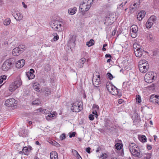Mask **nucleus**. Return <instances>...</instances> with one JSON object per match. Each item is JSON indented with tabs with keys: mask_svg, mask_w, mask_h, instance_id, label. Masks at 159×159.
<instances>
[{
	"mask_svg": "<svg viewBox=\"0 0 159 159\" xmlns=\"http://www.w3.org/2000/svg\"><path fill=\"white\" fill-rule=\"evenodd\" d=\"M45 89V91H46L45 93L47 95L50 94L51 93V91L50 89L47 87H46Z\"/></svg>",
	"mask_w": 159,
	"mask_h": 159,
	"instance_id": "a19ab883",
	"label": "nucleus"
},
{
	"mask_svg": "<svg viewBox=\"0 0 159 159\" xmlns=\"http://www.w3.org/2000/svg\"><path fill=\"white\" fill-rule=\"evenodd\" d=\"M31 148H32L31 147H24L22 149L23 153L25 155H28L30 153V152L31 150Z\"/></svg>",
	"mask_w": 159,
	"mask_h": 159,
	"instance_id": "ddd939ff",
	"label": "nucleus"
},
{
	"mask_svg": "<svg viewBox=\"0 0 159 159\" xmlns=\"http://www.w3.org/2000/svg\"><path fill=\"white\" fill-rule=\"evenodd\" d=\"M107 88V90L110 92L111 90H112V89H113V88H114V86L111 84H107L106 86Z\"/></svg>",
	"mask_w": 159,
	"mask_h": 159,
	"instance_id": "a878e982",
	"label": "nucleus"
},
{
	"mask_svg": "<svg viewBox=\"0 0 159 159\" xmlns=\"http://www.w3.org/2000/svg\"><path fill=\"white\" fill-rule=\"evenodd\" d=\"M72 152L73 154L75 156H77L78 155L79 153L77 151L73 149L72 150Z\"/></svg>",
	"mask_w": 159,
	"mask_h": 159,
	"instance_id": "a18cd8bd",
	"label": "nucleus"
},
{
	"mask_svg": "<svg viewBox=\"0 0 159 159\" xmlns=\"http://www.w3.org/2000/svg\"><path fill=\"white\" fill-rule=\"evenodd\" d=\"M34 72V70L31 69L29 71L26 73V75L29 80L33 79L34 78L35 76L33 74Z\"/></svg>",
	"mask_w": 159,
	"mask_h": 159,
	"instance_id": "9d476101",
	"label": "nucleus"
},
{
	"mask_svg": "<svg viewBox=\"0 0 159 159\" xmlns=\"http://www.w3.org/2000/svg\"><path fill=\"white\" fill-rule=\"evenodd\" d=\"M147 148L148 150H150L152 148V146L151 145L148 144L147 146Z\"/></svg>",
	"mask_w": 159,
	"mask_h": 159,
	"instance_id": "13d9d810",
	"label": "nucleus"
},
{
	"mask_svg": "<svg viewBox=\"0 0 159 159\" xmlns=\"http://www.w3.org/2000/svg\"><path fill=\"white\" fill-rule=\"evenodd\" d=\"M129 149L134 156L133 159H139V147L134 143H131L129 145Z\"/></svg>",
	"mask_w": 159,
	"mask_h": 159,
	"instance_id": "f257e3e1",
	"label": "nucleus"
},
{
	"mask_svg": "<svg viewBox=\"0 0 159 159\" xmlns=\"http://www.w3.org/2000/svg\"><path fill=\"white\" fill-rule=\"evenodd\" d=\"M147 140V138L145 135H142L141 138H140V141L143 143L146 142Z\"/></svg>",
	"mask_w": 159,
	"mask_h": 159,
	"instance_id": "7c9ffc66",
	"label": "nucleus"
},
{
	"mask_svg": "<svg viewBox=\"0 0 159 159\" xmlns=\"http://www.w3.org/2000/svg\"><path fill=\"white\" fill-rule=\"evenodd\" d=\"M148 20L151 22L152 23L153 25L156 22L157 20V18L155 16L153 15Z\"/></svg>",
	"mask_w": 159,
	"mask_h": 159,
	"instance_id": "412c9836",
	"label": "nucleus"
},
{
	"mask_svg": "<svg viewBox=\"0 0 159 159\" xmlns=\"http://www.w3.org/2000/svg\"><path fill=\"white\" fill-rule=\"evenodd\" d=\"M12 65V63L10 59L6 60L2 66V70L4 71H8L11 68Z\"/></svg>",
	"mask_w": 159,
	"mask_h": 159,
	"instance_id": "423d86ee",
	"label": "nucleus"
},
{
	"mask_svg": "<svg viewBox=\"0 0 159 159\" xmlns=\"http://www.w3.org/2000/svg\"><path fill=\"white\" fill-rule=\"evenodd\" d=\"M22 4L23 5V7L25 8H26L27 7V6L25 4L24 2H22Z\"/></svg>",
	"mask_w": 159,
	"mask_h": 159,
	"instance_id": "69168bd1",
	"label": "nucleus"
},
{
	"mask_svg": "<svg viewBox=\"0 0 159 159\" xmlns=\"http://www.w3.org/2000/svg\"><path fill=\"white\" fill-rule=\"evenodd\" d=\"M53 35L54 36L53 38V40L55 41L59 39V36L56 33H54L53 34Z\"/></svg>",
	"mask_w": 159,
	"mask_h": 159,
	"instance_id": "4c0bfd02",
	"label": "nucleus"
},
{
	"mask_svg": "<svg viewBox=\"0 0 159 159\" xmlns=\"http://www.w3.org/2000/svg\"><path fill=\"white\" fill-rule=\"evenodd\" d=\"M153 137H154V140L155 141H156V139L157 138V136H156L155 135H154L153 136Z\"/></svg>",
	"mask_w": 159,
	"mask_h": 159,
	"instance_id": "774afa93",
	"label": "nucleus"
},
{
	"mask_svg": "<svg viewBox=\"0 0 159 159\" xmlns=\"http://www.w3.org/2000/svg\"><path fill=\"white\" fill-rule=\"evenodd\" d=\"M17 102L14 99L10 98L5 101V104L8 107L14 106H16Z\"/></svg>",
	"mask_w": 159,
	"mask_h": 159,
	"instance_id": "6e6552de",
	"label": "nucleus"
},
{
	"mask_svg": "<svg viewBox=\"0 0 159 159\" xmlns=\"http://www.w3.org/2000/svg\"><path fill=\"white\" fill-rule=\"evenodd\" d=\"M157 97V95H155L154 94L152 95L150 97L149 100L150 101L154 103L155 102Z\"/></svg>",
	"mask_w": 159,
	"mask_h": 159,
	"instance_id": "5701e85b",
	"label": "nucleus"
},
{
	"mask_svg": "<svg viewBox=\"0 0 159 159\" xmlns=\"http://www.w3.org/2000/svg\"><path fill=\"white\" fill-rule=\"evenodd\" d=\"M93 115L92 114H90L89 115V118L90 120H94V118L93 117Z\"/></svg>",
	"mask_w": 159,
	"mask_h": 159,
	"instance_id": "864d4df0",
	"label": "nucleus"
},
{
	"mask_svg": "<svg viewBox=\"0 0 159 159\" xmlns=\"http://www.w3.org/2000/svg\"><path fill=\"white\" fill-rule=\"evenodd\" d=\"M77 157L79 159H82V157L79 154L77 156Z\"/></svg>",
	"mask_w": 159,
	"mask_h": 159,
	"instance_id": "338daca9",
	"label": "nucleus"
},
{
	"mask_svg": "<svg viewBox=\"0 0 159 159\" xmlns=\"http://www.w3.org/2000/svg\"><path fill=\"white\" fill-rule=\"evenodd\" d=\"M153 25V24L149 20H148L146 24V27L148 28H150Z\"/></svg>",
	"mask_w": 159,
	"mask_h": 159,
	"instance_id": "473e14b6",
	"label": "nucleus"
},
{
	"mask_svg": "<svg viewBox=\"0 0 159 159\" xmlns=\"http://www.w3.org/2000/svg\"><path fill=\"white\" fill-rule=\"evenodd\" d=\"M39 85L37 82L34 83L33 85V88L37 92H39Z\"/></svg>",
	"mask_w": 159,
	"mask_h": 159,
	"instance_id": "aec40b11",
	"label": "nucleus"
},
{
	"mask_svg": "<svg viewBox=\"0 0 159 159\" xmlns=\"http://www.w3.org/2000/svg\"><path fill=\"white\" fill-rule=\"evenodd\" d=\"M100 81V76L98 75V78L97 79H95L94 77H93V85L95 87H98V85L99 84V82Z\"/></svg>",
	"mask_w": 159,
	"mask_h": 159,
	"instance_id": "f8f14e48",
	"label": "nucleus"
},
{
	"mask_svg": "<svg viewBox=\"0 0 159 159\" xmlns=\"http://www.w3.org/2000/svg\"><path fill=\"white\" fill-rule=\"evenodd\" d=\"M20 54H21V53L18 47L15 48L13 50L12 54L13 56H18Z\"/></svg>",
	"mask_w": 159,
	"mask_h": 159,
	"instance_id": "2eb2a0df",
	"label": "nucleus"
},
{
	"mask_svg": "<svg viewBox=\"0 0 159 159\" xmlns=\"http://www.w3.org/2000/svg\"><path fill=\"white\" fill-rule=\"evenodd\" d=\"M71 109L74 112H79L82 110L83 106L77 102H75L73 104Z\"/></svg>",
	"mask_w": 159,
	"mask_h": 159,
	"instance_id": "0eeeda50",
	"label": "nucleus"
},
{
	"mask_svg": "<svg viewBox=\"0 0 159 159\" xmlns=\"http://www.w3.org/2000/svg\"><path fill=\"white\" fill-rule=\"evenodd\" d=\"M107 75L108 77V78L110 80H111L113 78L112 74L110 73H108L107 74Z\"/></svg>",
	"mask_w": 159,
	"mask_h": 159,
	"instance_id": "79ce46f5",
	"label": "nucleus"
},
{
	"mask_svg": "<svg viewBox=\"0 0 159 159\" xmlns=\"http://www.w3.org/2000/svg\"><path fill=\"white\" fill-rule=\"evenodd\" d=\"M91 148L89 147L87 148L86 149V151L88 153H90Z\"/></svg>",
	"mask_w": 159,
	"mask_h": 159,
	"instance_id": "bf43d9fd",
	"label": "nucleus"
},
{
	"mask_svg": "<svg viewBox=\"0 0 159 159\" xmlns=\"http://www.w3.org/2000/svg\"><path fill=\"white\" fill-rule=\"evenodd\" d=\"M127 0H125V1L124 3L122 2L120 5V6H121V7H123L125 5V4L127 3Z\"/></svg>",
	"mask_w": 159,
	"mask_h": 159,
	"instance_id": "6e6d98bb",
	"label": "nucleus"
},
{
	"mask_svg": "<svg viewBox=\"0 0 159 159\" xmlns=\"http://www.w3.org/2000/svg\"><path fill=\"white\" fill-rule=\"evenodd\" d=\"M16 15L17 16V18L16 19L17 20H20L22 19L23 16L21 13H16Z\"/></svg>",
	"mask_w": 159,
	"mask_h": 159,
	"instance_id": "72a5a7b5",
	"label": "nucleus"
},
{
	"mask_svg": "<svg viewBox=\"0 0 159 159\" xmlns=\"http://www.w3.org/2000/svg\"><path fill=\"white\" fill-rule=\"evenodd\" d=\"M148 66L147 65L140 66V71L143 73H145L148 70Z\"/></svg>",
	"mask_w": 159,
	"mask_h": 159,
	"instance_id": "4468645a",
	"label": "nucleus"
},
{
	"mask_svg": "<svg viewBox=\"0 0 159 159\" xmlns=\"http://www.w3.org/2000/svg\"><path fill=\"white\" fill-rule=\"evenodd\" d=\"M75 132H73L72 133H70L69 137L70 138H72L75 136Z\"/></svg>",
	"mask_w": 159,
	"mask_h": 159,
	"instance_id": "8fccbe9b",
	"label": "nucleus"
},
{
	"mask_svg": "<svg viewBox=\"0 0 159 159\" xmlns=\"http://www.w3.org/2000/svg\"><path fill=\"white\" fill-rule=\"evenodd\" d=\"M132 32L133 33H136L138 31V28L137 26L135 25H132L131 27Z\"/></svg>",
	"mask_w": 159,
	"mask_h": 159,
	"instance_id": "4be33fe9",
	"label": "nucleus"
},
{
	"mask_svg": "<svg viewBox=\"0 0 159 159\" xmlns=\"http://www.w3.org/2000/svg\"><path fill=\"white\" fill-rule=\"evenodd\" d=\"M151 153H148L144 156V159H150L151 158Z\"/></svg>",
	"mask_w": 159,
	"mask_h": 159,
	"instance_id": "ea45409f",
	"label": "nucleus"
},
{
	"mask_svg": "<svg viewBox=\"0 0 159 159\" xmlns=\"http://www.w3.org/2000/svg\"><path fill=\"white\" fill-rule=\"evenodd\" d=\"M25 62V61L24 59H21L18 61L16 63V67L17 68H21L24 66Z\"/></svg>",
	"mask_w": 159,
	"mask_h": 159,
	"instance_id": "9b49d317",
	"label": "nucleus"
},
{
	"mask_svg": "<svg viewBox=\"0 0 159 159\" xmlns=\"http://www.w3.org/2000/svg\"><path fill=\"white\" fill-rule=\"evenodd\" d=\"M147 62H148L146 60H142L140 61V66H141L144 65H147V64H148V63Z\"/></svg>",
	"mask_w": 159,
	"mask_h": 159,
	"instance_id": "c9c22d12",
	"label": "nucleus"
},
{
	"mask_svg": "<svg viewBox=\"0 0 159 159\" xmlns=\"http://www.w3.org/2000/svg\"><path fill=\"white\" fill-rule=\"evenodd\" d=\"M99 107L97 105L94 104L93 106V109L95 111H97L99 109Z\"/></svg>",
	"mask_w": 159,
	"mask_h": 159,
	"instance_id": "e433bc0d",
	"label": "nucleus"
},
{
	"mask_svg": "<svg viewBox=\"0 0 159 159\" xmlns=\"http://www.w3.org/2000/svg\"><path fill=\"white\" fill-rule=\"evenodd\" d=\"M55 112H53L52 113V114H51V113H50V114H48V116L49 117H51L52 118L53 117L55 116Z\"/></svg>",
	"mask_w": 159,
	"mask_h": 159,
	"instance_id": "3c124183",
	"label": "nucleus"
},
{
	"mask_svg": "<svg viewBox=\"0 0 159 159\" xmlns=\"http://www.w3.org/2000/svg\"><path fill=\"white\" fill-rule=\"evenodd\" d=\"M155 103H156L157 104L159 105V96H157V97L156 98V99Z\"/></svg>",
	"mask_w": 159,
	"mask_h": 159,
	"instance_id": "603ef678",
	"label": "nucleus"
},
{
	"mask_svg": "<svg viewBox=\"0 0 159 159\" xmlns=\"http://www.w3.org/2000/svg\"><path fill=\"white\" fill-rule=\"evenodd\" d=\"M77 11V8L76 7H74L73 8H70L68 10V13L71 15L74 14Z\"/></svg>",
	"mask_w": 159,
	"mask_h": 159,
	"instance_id": "a211bd4d",
	"label": "nucleus"
},
{
	"mask_svg": "<svg viewBox=\"0 0 159 159\" xmlns=\"http://www.w3.org/2000/svg\"><path fill=\"white\" fill-rule=\"evenodd\" d=\"M18 48H19L21 53L25 49V45H20Z\"/></svg>",
	"mask_w": 159,
	"mask_h": 159,
	"instance_id": "c756f323",
	"label": "nucleus"
},
{
	"mask_svg": "<svg viewBox=\"0 0 159 159\" xmlns=\"http://www.w3.org/2000/svg\"><path fill=\"white\" fill-rule=\"evenodd\" d=\"M45 70L48 71L50 70V66L48 65H46L45 67Z\"/></svg>",
	"mask_w": 159,
	"mask_h": 159,
	"instance_id": "37998d69",
	"label": "nucleus"
},
{
	"mask_svg": "<svg viewBox=\"0 0 159 159\" xmlns=\"http://www.w3.org/2000/svg\"><path fill=\"white\" fill-rule=\"evenodd\" d=\"M146 14V12L144 11H140V18H141L142 20L145 16Z\"/></svg>",
	"mask_w": 159,
	"mask_h": 159,
	"instance_id": "2f4dec72",
	"label": "nucleus"
},
{
	"mask_svg": "<svg viewBox=\"0 0 159 159\" xmlns=\"http://www.w3.org/2000/svg\"><path fill=\"white\" fill-rule=\"evenodd\" d=\"M51 159H58L57 153L55 151H52L50 153Z\"/></svg>",
	"mask_w": 159,
	"mask_h": 159,
	"instance_id": "f3484780",
	"label": "nucleus"
},
{
	"mask_svg": "<svg viewBox=\"0 0 159 159\" xmlns=\"http://www.w3.org/2000/svg\"><path fill=\"white\" fill-rule=\"evenodd\" d=\"M76 39L75 37L72 36L68 41V45L70 48H74L75 46V41Z\"/></svg>",
	"mask_w": 159,
	"mask_h": 159,
	"instance_id": "1a4fd4ad",
	"label": "nucleus"
},
{
	"mask_svg": "<svg viewBox=\"0 0 159 159\" xmlns=\"http://www.w3.org/2000/svg\"><path fill=\"white\" fill-rule=\"evenodd\" d=\"M123 101V100L122 99H119L118 101V102L119 104L121 103Z\"/></svg>",
	"mask_w": 159,
	"mask_h": 159,
	"instance_id": "e2e57ef3",
	"label": "nucleus"
},
{
	"mask_svg": "<svg viewBox=\"0 0 159 159\" xmlns=\"http://www.w3.org/2000/svg\"><path fill=\"white\" fill-rule=\"evenodd\" d=\"M147 37L148 39L151 42H152L154 40L153 34L151 33H148L147 34Z\"/></svg>",
	"mask_w": 159,
	"mask_h": 159,
	"instance_id": "393cba45",
	"label": "nucleus"
},
{
	"mask_svg": "<svg viewBox=\"0 0 159 159\" xmlns=\"http://www.w3.org/2000/svg\"><path fill=\"white\" fill-rule=\"evenodd\" d=\"M131 36L133 38H135L136 36V33H131Z\"/></svg>",
	"mask_w": 159,
	"mask_h": 159,
	"instance_id": "4d7b16f0",
	"label": "nucleus"
},
{
	"mask_svg": "<svg viewBox=\"0 0 159 159\" xmlns=\"http://www.w3.org/2000/svg\"><path fill=\"white\" fill-rule=\"evenodd\" d=\"M32 105H39L40 103V101L38 99H36L32 102Z\"/></svg>",
	"mask_w": 159,
	"mask_h": 159,
	"instance_id": "58836bf2",
	"label": "nucleus"
},
{
	"mask_svg": "<svg viewBox=\"0 0 159 159\" xmlns=\"http://www.w3.org/2000/svg\"><path fill=\"white\" fill-rule=\"evenodd\" d=\"M11 22V20L10 18H7L3 22V24L6 25H9Z\"/></svg>",
	"mask_w": 159,
	"mask_h": 159,
	"instance_id": "cd10ccee",
	"label": "nucleus"
},
{
	"mask_svg": "<svg viewBox=\"0 0 159 159\" xmlns=\"http://www.w3.org/2000/svg\"><path fill=\"white\" fill-rule=\"evenodd\" d=\"M22 84L21 80L20 78H18L10 85L9 90L11 92L13 91L21 85Z\"/></svg>",
	"mask_w": 159,
	"mask_h": 159,
	"instance_id": "7ed1b4c3",
	"label": "nucleus"
},
{
	"mask_svg": "<svg viewBox=\"0 0 159 159\" xmlns=\"http://www.w3.org/2000/svg\"><path fill=\"white\" fill-rule=\"evenodd\" d=\"M86 60L85 58L83 57L80 59L79 61L78 66L79 67H83L84 63L85 62Z\"/></svg>",
	"mask_w": 159,
	"mask_h": 159,
	"instance_id": "dca6fc26",
	"label": "nucleus"
},
{
	"mask_svg": "<svg viewBox=\"0 0 159 159\" xmlns=\"http://www.w3.org/2000/svg\"><path fill=\"white\" fill-rule=\"evenodd\" d=\"M157 75L156 73L153 71H150L145 75L144 80L148 83H151L157 78Z\"/></svg>",
	"mask_w": 159,
	"mask_h": 159,
	"instance_id": "f03ea898",
	"label": "nucleus"
},
{
	"mask_svg": "<svg viewBox=\"0 0 159 159\" xmlns=\"http://www.w3.org/2000/svg\"><path fill=\"white\" fill-rule=\"evenodd\" d=\"M113 89H112V90H111L110 93L113 95H118V89L115 86L114 88H113Z\"/></svg>",
	"mask_w": 159,
	"mask_h": 159,
	"instance_id": "6ab92c4d",
	"label": "nucleus"
},
{
	"mask_svg": "<svg viewBox=\"0 0 159 159\" xmlns=\"http://www.w3.org/2000/svg\"><path fill=\"white\" fill-rule=\"evenodd\" d=\"M115 148L118 150H120L123 147L122 144L120 143H117L115 145Z\"/></svg>",
	"mask_w": 159,
	"mask_h": 159,
	"instance_id": "bb28decb",
	"label": "nucleus"
},
{
	"mask_svg": "<svg viewBox=\"0 0 159 159\" xmlns=\"http://www.w3.org/2000/svg\"><path fill=\"white\" fill-rule=\"evenodd\" d=\"M139 50H137L136 49H135L134 50V52L135 55V56L137 57H139Z\"/></svg>",
	"mask_w": 159,
	"mask_h": 159,
	"instance_id": "c03bdc74",
	"label": "nucleus"
},
{
	"mask_svg": "<svg viewBox=\"0 0 159 159\" xmlns=\"http://www.w3.org/2000/svg\"><path fill=\"white\" fill-rule=\"evenodd\" d=\"M66 138V135L64 134H62L60 136V139L61 140H63L65 139Z\"/></svg>",
	"mask_w": 159,
	"mask_h": 159,
	"instance_id": "de8ad7c7",
	"label": "nucleus"
},
{
	"mask_svg": "<svg viewBox=\"0 0 159 159\" xmlns=\"http://www.w3.org/2000/svg\"><path fill=\"white\" fill-rule=\"evenodd\" d=\"M116 30H114L113 31H112L111 34V35L112 36H114L116 33Z\"/></svg>",
	"mask_w": 159,
	"mask_h": 159,
	"instance_id": "052dcab7",
	"label": "nucleus"
},
{
	"mask_svg": "<svg viewBox=\"0 0 159 159\" xmlns=\"http://www.w3.org/2000/svg\"><path fill=\"white\" fill-rule=\"evenodd\" d=\"M92 2H83L80 4V10H81L82 12H85L88 11L91 7L90 4Z\"/></svg>",
	"mask_w": 159,
	"mask_h": 159,
	"instance_id": "39448f33",
	"label": "nucleus"
},
{
	"mask_svg": "<svg viewBox=\"0 0 159 159\" xmlns=\"http://www.w3.org/2000/svg\"><path fill=\"white\" fill-rule=\"evenodd\" d=\"M92 113L98 116L97 111H95L93 110V111L92 112Z\"/></svg>",
	"mask_w": 159,
	"mask_h": 159,
	"instance_id": "680f3d73",
	"label": "nucleus"
},
{
	"mask_svg": "<svg viewBox=\"0 0 159 159\" xmlns=\"http://www.w3.org/2000/svg\"><path fill=\"white\" fill-rule=\"evenodd\" d=\"M136 100V103L138 104L139 103V95H137L136 96V98H135Z\"/></svg>",
	"mask_w": 159,
	"mask_h": 159,
	"instance_id": "09e8293b",
	"label": "nucleus"
},
{
	"mask_svg": "<svg viewBox=\"0 0 159 159\" xmlns=\"http://www.w3.org/2000/svg\"><path fill=\"white\" fill-rule=\"evenodd\" d=\"M52 111V110L50 108H48L44 110L43 109L42 113L45 114H49V113H50Z\"/></svg>",
	"mask_w": 159,
	"mask_h": 159,
	"instance_id": "b1692460",
	"label": "nucleus"
},
{
	"mask_svg": "<svg viewBox=\"0 0 159 159\" xmlns=\"http://www.w3.org/2000/svg\"><path fill=\"white\" fill-rule=\"evenodd\" d=\"M0 77L3 80H5L7 79V76L5 75L1 76Z\"/></svg>",
	"mask_w": 159,
	"mask_h": 159,
	"instance_id": "5fc2aeb1",
	"label": "nucleus"
},
{
	"mask_svg": "<svg viewBox=\"0 0 159 159\" xmlns=\"http://www.w3.org/2000/svg\"><path fill=\"white\" fill-rule=\"evenodd\" d=\"M43 110V109L42 108H40L38 109L35 110V113H39L41 112L42 113Z\"/></svg>",
	"mask_w": 159,
	"mask_h": 159,
	"instance_id": "49530a36",
	"label": "nucleus"
},
{
	"mask_svg": "<svg viewBox=\"0 0 159 159\" xmlns=\"http://www.w3.org/2000/svg\"><path fill=\"white\" fill-rule=\"evenodd\" d=\"M94 41L92 39H90L89 41L87 42L86 43V45L88 47H90L94 44Z\"/></svg>",
	"mask_w": 159,
	"mask_h": 159,
	"instance_id": "c85d7f7f",
	"label": "nucleus"
},
{
	"mask_svg": "<svg viewBox=\"0 0 159 159\" xmlns=\"http://www.w3.org/2000/svg\"><path fill=\"white\" fill-rule=\"evenodd\" d=\"M62 23V21L56 20L52 21L50 25L52 28L54 30L60 31L62 30L61 28Z\"/></svg>",
	"mask_w": 159,
	"mask_h": 159,
	"instance_id": "20e7f679",
	"label": "nucleus"
},
{
	"mask_svg": "<svg viewBox=\"0 0 159 159\" xmlns=\"http://www.w3.org/2000/svg\"><path fill=\"white\" fill-rule=\"evenodd\" d=\"M105 57L106 58L108 57H111V55L110 54H106L105 56Z\"/></svg>",
	"mask_w": 159,
	"mask_h": 159,
	"instance_id": "0e129e2a",
	"label": "nucleus"
},
{
	"mask_svg": "<svg viewBox=\"0 0 159 159\" xmlns=\"http://www.w3.org/2000/svg\"><path fill=\"white\" fill-rule=\"evenodd\" d=\"M133 48H134V50L135 49L139 50V45L138 44V43H134L133 45Z\"/></svg>",
	"mask_w": 159,
	"mask_h": 159,
	"instance_id": "f704fd0d",
	"label": "nucleus"
}]
</instances>
